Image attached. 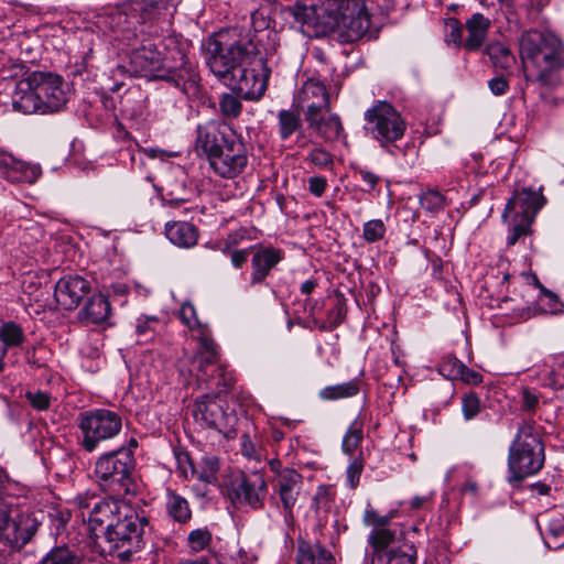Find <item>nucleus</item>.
Wrapping results in <instances>:
<instances>
[{"instance_id":"obj_32","label":"nucleus","mask_w":564,"mask_h":564,"mask_svg":"<svg viewBox=\"0 0 564 564\" xmlns=\"http://www.w3.org/2000/svg\"><path fill=\"white\" fill-rule=\"evenodd\" d=\"M220 468V460L215 455H204L197 467L192 466L193 475H197L199 480L207 484L217 481V474Z\"/></svg>"},{"instance_id":"obj_6","label":"nucleus","mask_w":564,"mask_h":564,"mask_svg":"<svg viewBox=\"0 0 564 564\" xmlns=\"http://www.w3.org/2000/svg\"><path fill=\"white\" fill-rule=\"evenodd\" d=\"M398 508H392L387 512L376 509L368 505L362 520L371 531L367 538L370 551L366 552V561L369 564H415V553H408L391 547L402 536L403 531L397 525H390L393 518L397 517Z\"/></svg>"},{"instance_id":"obj_47","label":"nucleus","mask_w":564,"mask_h":564,"mask_svg":"<svg viewBox=\"0 0 564 564\" xmlns=\"http://www.w3.org/2000/svg\"><path fill=\"white\" fill-rule=\"evenodd\" d=\"M25 399L37 411H46L51 405V395L41 390L26 391Z\"/></svg>"},{"instance_id":"obj_60","label":"nucleus","mask_w":564,"mask_h":564,"mask_svg":"<svg viewBox=\"0 0 564 564\" xmlns=\"http://www.w3.org/2000/svg\"><path fill=\"white\" fill-rule=\"evenodd\" d=\"M489 89L496 96L505 95L509 89L508 80L502 76L491 78L488 83Z\"/></svg>"},{"instance_id":"obj_2","label":"nucleus","mask_w":564,"mask_h":564,"mask_svg":"<svg viewBox=\"0 0 564 564\" xmlns=\"http://www.w3.org/2000/svg\"><path fill=\"white\" fill-rule=\"evenodd\" d=\"M389 9V0H299L289 7L294 19L312 35L338 32L344 42L360 40L371 28L377 10Z\"/></svg>"},{"instance_id":"obj_51","label":"nucleus","mask_w":564,"mask_h":564,"mask_svg":"<svg viewBox=\"0 0 564 564\" xmlns=\"http://www.w3.org/2000/svg\"><path fill=\"white\" fill-rule=\"evenodd\" d=\"M346 313L347 310L345 304L341 301H337V303L328 311L327 314L328 328L334 329L338 327L343 323Z\"/></svg>"},{"instance_id":"obj_22","label":"nucleus","mask_w":564,"mask_h":564,"mask_svg":"<svg viewBox=\"0 0 564 564\" xmlns=\"http://www.w3.org/2000/svg\"><path fill=\"white\" fill-rule=\"evenodd\" d=\"M305 120L308 127L325 141H336L344 132L339 117L330 113L329 110L305 113Z\"/></svg>"},{"instance_id":"obj_33","label":"nucleus","mask_w":564,"mask_h":564,"mask_svg":"<svg viewBox=\"0 0 564 564\" xmlns=\"http://www.w3.org/2000/svg\"><path fill=\"white\" fill-rule=\"evenodd\" d=\"M359 392V384L350 380L340 384L327 386L319 391V398L327 401L351 398Z\"/></svg>"},{"instance_id":"obj_19","label":"nucleus","mask_w":564,"mask_h":564,"mask_svg":"<svg viewBox=\"0 0 564 564\" xmlns=\"http://www.w3.org/2000/svg\"><path fill=\"white\" fill-rule=\"evenodd\" d=\"M11 104L15 111L24 115L41 113V104L39 95L33 83V72L22 82L15 84V90L10 94Z\"/></svg>"},{"instance_id":"obj_61","label":"nucleus","mask_w":564,"mask_h":564,"mask_svg":"<svg viewBox=\"0 0 564 564\" xmlns=\"http://www.w3.org/2000/svg\"><path fill=\"white\" fill-rule=\"evenodd\" d=\"M243 239V234L240 231L231 232L227 238L219 243V250L221 252H229L234 247L237 246Z\"/></svg>"},{"instance_id":"obj_35","label":"nucleus","mask_w":564,"mask_h":564,"mask_svg":"<svg viewBox=\"0 0 564 564\" xmlns=\"http://www.w3.org/2000/svg\"><path fill=\"white\" fill-rule=\"evenodd\" d=\"M166 510L169 516L180 523H186L192 518L188 502L183 496H169Z\"/></svg>"},{"instance_id":"obj_30","label":"nucleus","mask_w":564,"mask_h":564,"mask_svg":"<svg viewBox=\"0 0 564 564\" xmlns=\"http://www.w3.org/2000/svg\"><path fill=\"white\" fill-rule=\"evenodd\" d=\"M485 52L496 68L507 70L516 64V57L509 46L499 41L489 43Z\"/></svg>"},{"instance_id":"obj_57","label":"nucleus","mask_w":564,"mask_h":564,"mask_svg":"<svg viewBox=\"0 0 564 564\" xmlns=\"http://www.w3.org/2000/svg\"><path fill=\"white\" fill-rule=\"evenodd\" d=\"M554 389L564 388V362H558L551 371L546 382Z\"/></svg>"},{"instance_id":"obj_38","label":"nucleus","mask_w":564,"mask_h":564,"mask_svg":"<svg viewBox=\"0 0 564 564\" xmlns=\"http://www.w3.org/2000/svg\"><path fill=\"white\" fill-rule=\"evenodd\" d=\"M362 440V422L357 417L350 424L343 438V451L346 454H352Z\"/></svg>"},{"instance_id":"obj_5","label":"nucleus","mask_w":564,"mask_h":564,"mask_svg":"<svg viewBox=\"0 0 564 564\" xmlns=\"http://www.w3.org/2000/svg\"><path fill=\"white\" fill-rule=\"evenodd\" d=\"M522 63H531L536 75L525 74L527 80L536 82L541 86L554 87L558 83L556 72L564 67V46L562 41L552 33L529 30L522 33L519 42Z\"/></svg>"},{"instance_id":"obj_12","label":"nucleus","mask_w":564,"mask_h":564,"mask_svg":"<svg viewBox=\"0 0 564 564\" xmlns=\"http://www.w3.org/2000/svg\"><path fill=\"white\" fill-rule=\"evenodd\" d=\"M11 506L0 496V541L12 549H21L36 533L43 522L41 510L25 509L11 518Z\"/></svg>"},{"instance_id":"obj_26","label":"nucleus","mask_w":564,"mask_h":564,"mask_svg":"<svg viewBox=\"0 0 564 564\" xmlns=\"http://www.w3.org/2000/svg\"><path fill=\"white\" fill-rule=\"evenodd\" d=\"M165 235L175 246L191 248L197 243V228L187 221H173L165 225Z\"/></svg>"},{"instance_id":"obj_41","label":"nucleus","mask_w":564,"mask_h":564,"mask_svg":"<svg viewBox=\"0 0 564 564\" xmlns=\"http://www.w3.org/2000/svg\"><path fill=\"white\" fill-rule=\"evenodd\" d=\"M420 204L426 210L436 213L445 206V198L436 191H427L421 195Z\"/></svg>"},{"instance_id":"obj_53","label":"nucleus","mask_w":564,"mask_h":564,"mask_svg":"<svg viewBox=\"0 0 564 564\" xmlns=\"http://www.w3.org/2000/svg\"><path fill=\"white\" fill-rule=\"evenodd\" d=\"M355 172L359 175L361 181L366 184V187L364 188L365 192L370 193L375 191L380 182V176L375 174L373 172L365 169V167H357Z\"/></svg>"},{"instance_id":"obj_49","label":"nucleus","mask_w":564,"mask_h":564,"mask_svg":"<svg viewBox=\"0 0 564 564\" xmlns=\"http://www.w3.org/2000/svg\"><path fill=\"white\" fill-rule=\"evenodd\" d=\"M187 540L189 547L195 552H199L208 545L210 533L207 530L196 529L188 534Z\"/></svg>"},{"instance_id":"obj_56","label":"nucleus","mask_w":564,"mask_h":564,"mask_svg":"<svg viewBox=\"0 0 564 564\" xmlns=\"http://www.w3.org/2000/svg\"><path fill=\"white\" fill-rule=\"evenodd\" d=\"M252 249L253 247L246 249H231L229 252L226 253L230 256L231 265L236 269H240L247 263L250 251Z\"/></svg>"},{"instance_id":"obj_34","label":"nucleus","mask_w":564,"mask_h":564,"mask_svg":"<svg viewBox=\"0 0 564 564\" xmlns=\"http://www.w3.org/2000/svg\"><path fill=\"white\" fill-rule=\"evenodd\" d=\"M227 509L230 514L235 512H248L251 509L262 507V496H226Z\"/></svg>"},{"instance_id":"obj_17","label":"nucleus","mask_w":564,"mask_h":564,"mask_svg":"<svg viewBox=\"0 0 564 564\" xmlns=\"http://www.w3.org/2000/svg\"><path fill=\"white\" fill-rule=\"evenodd\" d=\"M544 202L545 199L540 192L529 188L516 191L506 205L502 218L506 219L508 215L514 214L516 219L532 224Z\"/></svg>"},{"instance_id":"obj_10","label":"nucleus","mask_w":564,"mask_h":564,"mask_svg":"<svg viewBox=\"0 0 564 564\" xmlns=\"http://www.w3.org/2000/svg\"><path fill=\"white\" fill-rule=\"evenodd\" d=\"M365 130L383 149L401 140L406 130V121L390 102L377 100L365 111Z\"/></svg>"},{"instance_id":"obj_1","label":"nucleus","mask_w":564,"mask_h":564,"mask_svg":"<svg viewBox=\"0 0 564 564\" xmlns=\"http://www.w3.org/2000/svg\"><path fill=\"white\" fill-rule=\"evenodd\" d=\"M106 31L110 33L111 43L124 54L121 63L110 70L115 80L110 90L118 91L126 77L151 76L186 95L197 94L200 77L195 63L188 57L191 44L183 36L165 37L162 41L165 53L162 54L155 44L140 39L134 28Z\"/></svg>"},{"instance_id":"obj_64","label":"nucleus","mask_w":564,"mask_h":564,"mask_svg":"<svg viewBox=\"0 0 564 564\" xmlns=\"http://www.w3.org/2000/svg\"><path fill=\"white\" fill-rule=\"evenodd\" d=\"M241 454L248 458H257V446L248 434L241 436Z\"/></svg>"},{"instance_id":"obj_52","label":"nucleus","mask_w":564,"mask_h":564,"mask_svg":"<svg viewBox=\"0 0 564 564\" xmlns=\"http://www.w3.org/2000/svg\"><path fill=\"white\" fill-rule=\"evenodd\" d=\"M522 402L521 409L524 412L533 413L540 404V393L532 389H524L521 393Z\"/></svg>"},{"instance_id":"obj_50","label":"nucleus","mask_w":564,"mask_h":564,"mask_svg":"<svg viewBox=\"0 0 564 564\" xmlns=\"http://www.w3.org/2000/svg\"><path fill=\"white\" fill-rule=\"evenodd\" d=\"M531 225H532L531 223L514 218L511 232L507 237V245L513 246L517 243L519 238L528 236L530 234Z\"/></svg>"},{"instance_id":"obj_42","label":"nucleus","mask_w":564,"mask_h":564,"mask_svg":"<svg viewBox=\"0 0 564 564\" xmlns=\"http://www.w3.org/2000/svg\"><path fill=\"white\" fill-rule=\"evenodd\" d=\"M156 322L158 318L155 316H141L137 319L135 333L140 338V343H145L153 338L154 328L152 324Z\"/></svg>"},{"instance_id":"obj_21","label":"nucleus","mask_w":564,"mask_h":564,"mask_svg":"<svg viewBox=\"0 0 564 564\" xmlns=\"http://www.w3.org/2000/svg\"><path fill=\"white\" fill-rule=\"evenodd\" d=\"M132 507L119 498V496H107L97 502L90 511L89 521L99 525L117 521L123 514H129Z\"/></svg>"},{"instance_id":"obj_46","label":"nucleus","mask_w":564,"mask_h":564,"mask_svg":"<svg viewBox=\"0 0 564 564\" xmlns=\"http://www.w3.org/2000/svg\"><path fill=\"white\" fill-rule=\"evenodd\" d=\"M445 40L447 43H453L456 46H464L463 24L457 19L449 18L446 21Z\"/></svg>"},{"instance_id":"obj_45","label":"nucleus","mask_w":564,"mask_h":564,"mask_svg":"<svg viewBox=\"0 0 564 564\" xmlns=\"http://www.w3.org/2000/svg\"><path fill=\"white\" fill-rule=\"evenodd\" d=\"M310 161L315 167L326 170L333 166V155L323 148H314L307 155Z\"/></svg>"},{"instance_id":"obj_4","label":"nucleus","mask_w":564,"mask_h":564,"mask_svg":"<svg viewBox=\"0 0 564 564\" xmlns=\"http://www.w3.org/2000/svg\"><path fill=\"white\" fill-rule=\"evenodd\" d=\"M196 148L207 156L212 170L220 177L235 178L247 167V148L225 121L214 120L198 126Z\"/></svg>"},{"instance_id":"obj_13","label":"nucleus","mask_w":564,"mask_h":564,"mask_svg":"<svg viewBox=\"0 0 564 564\" xmlns=\"http://www.w3.org/2000/svg\"><path fill=\"white\" fill-rule=\"evenodd\" d=\"M191 414L200 429L215 430L226 438L236 436L238 417L217 395L197 398L191 405Z\"/></svg>"},{"instance_id":"obj_7","label":"nucleus","mask_w":564,"mask_h":564,"mask_svg":"<svg viewBox=\"0 0 564 564\" xmlns=\"http://www.w3.org/2000/svg\"><path fill=\"white\" fill-rule=\"evenodd\" d=\"M544 445L534 422L522 421L508 453V482L513 489L524 478L536 474L544 465Z\"/></svg>"},{"instance_id":"obj_55","label":"nucleus","mask_w":564,"mask_h":564,"mask_svg":"<svg viewBox=\"0 0 564 564\" xmlns=\"http://www.w3.org/2000/svg\"><path fill=\"white\" fill-rule=\"evenodd\" d=\"M297 564H315V549L307 543H301L296 552Z\"/></svg>"},{"instance_id":"obj_27","label":"nucleus","mask_w":564,"mask_h":564,"mask_svg":"<svg viewBox=\"0 0 564 564\" xmlns=\"http://www.w3.org/2000/svg\"><path fill=\"white\" fill-rule=\"evenodd\" d=\"M111 308L106 296L95 294L89 297L86 306L80 312L82 319L90 324H101L106 322L110 315Z\"/></svg>"},{"instance_id":"obj_40","label":"nucleus","mask_w":564,"mask_h":564,"mask_svg":"<svg viewBox=\"0 0 564 564\" xmlns=\"http://www.w3.org/2000/svg\"><path fill=\"white\" fill-rule=\"evenodd\" d=\"M386 230V225L381 219H372L364 225L362 237L368 242H375L384 237Z\"/></svg>"},{"instance_id":"obj_16","label":"nucleus","mask_w":564,"mask_h":564,"mask_svg":"<svg viewBox=\"0 0 564 564\" xmlns=\"http://www.w3.org/2000/svg\"><path fill=\"white\" fill-rule=\"evenodd\" d=\"M42 174L39 164L14 158L0 148V177L12 184H34Z\"/></svg>"},{"instance_id":"obj_20","label":"nucleus","mask_w":564,"mask_h":564,"mask_svg":"<svg viewBox=\"0 0 564 564\" xmlns=\"http://www.w3.org/2000/svg\"><path fill=\"white\" fill-rule=\"evenodd\" d=\"M282 260L283 251L273 247H264L254 251L251 258L250 285L261 284Z\"/></svg>"},{"instance_id":"obj_24","label":"nucleus","mask_w":564,"mask_h":564,"mask_svg":"<svg viewBox=\"0 0 564 564\" xmlns=\"http://www.w3.org/2000/svg\"><path fill=\"white\" fill-rule=\"evenodd\" d=\"M227 485L230 487L231 494H258L265 488L262 474L259 471L246 474L240 469L229 474Z\"/></svg>"},{"instance_id":"obj_37","label":"nucleus","mask_w":564,"mask_h":564,"mask_svg":"<svg viewBox=\"0 0 564 564\" xmlns=\"http://www.w3.org/2000/svg\"><path fill=\"white\" fill-rule=\"evenodd\" d=\"M23 338V330L18 324L8 322L0 326V343L4 345V352L8 347L19 346Z\"/></svg>"},{"instance_id":"obj_39","label":"nucleus","mask_w":564,"mask_h":564,"mask_svg":"<svg viewBox=\"0 0 564 564\" xmlns=\"http://www.w3.org/2000/svg\"><path fill=\"white\" fill-rule=\"evenodd\" d=\"M438 371L443 377L456 380L464 371V364L454 356H445L438 365Z\"/></svg>"},{"instance_id":"obj_8","label":"nucleus","mask_w":564,"mask_h":564,"mask_svg":"<svg viewBox=\"0 0 564 564\" xmlns=\"http://www.w3.org/2000/svg\"><path fill=\"white\" fill-rule=\"evenodd\" d=\"M135 459L129 449L117 448L104 453L95 464V475L102 491L137 494L139 488L132 479Z\"/></svg>"},{"instance_id":"obj_36","label":"nucleus","mask_w":564,"mask_h":564,"mask_svg":"<svg viewBox=\"0 0 564 564\" xmlns=\"http://www.w3.org/2000/svg\"><path fill=\"white\" fill-rule=\"evenodd\" d=\"M36 564H82V560L68 547L58 546L47 552Z\"/></svg>"},{"instance_id":"obj_54","label":"nucleus","mask_w":564,"mask_h":564,"mask_svg":"<svg viewBox=\"0 0 564 564\" xmlns=\"http://www.w3.org/2000/svg\"><path fill=\"white\" fill-rule=\"evenodd\" d=\"M180 318L189 328L198 326L199 322L196 316V310L193 304L186 302L182 305L180 311Z\"/></svg>"},{"instance_id":"obj_28","label":"nucleus","mask_w":564,"mask_h":564,"mask_svg":"<svg viewBox=\"0 0 564 564\" xmlns=\"http://www.w3.org/2000/svg\"><path fill=\"white\" fill-rule=\"evenodd\" d=\"M80 41L83 43V50L79 52L80 62L76 61L67 68V75L72 77L73 84H76L77 78L84 79V75L88 72V62L94 54L95 36L91 33H85Z\"/></svg>"},{"instance_id":"obj_58","label":"nucleus","mask_w":564,"mask_h":564,"mask_svg":"<svg viewBox=\"0 0 564 564\" xmlns=\"http://www.w3.org/2000/svg\"><path fill=\"white\" fill-rule=\"evenodd\" d=\"M362 470V464L359 460H354L347 467V482L350 489H355L359 484L360 475Z\"/></svg>"},{"instance_id":"obj_11","label":"nucleus","mask_w":564,"mask_h":564,"mask_svg":"<svg viewBox=\"0 0 564 564\" xmlns=\"http://www.w3.org/2000/svg\"><path fill=\"white\" fill-rule=\"evenodd\" d=\"M77 426L82 433L80 446L91 453L102 443L119 435L122 430V417L108 409H95L82 412L77 419Z\"/></svg>"},{"instance_id":"obj_18","label":"nucleus","mask_w":564,"mask_h":564,"mask_svg":"<svg viewBox=\"0 0 564 564\" xmlns=\"http://www.w3.org/2000/svg\"><path fill=\"white\" fill-rule=\"evenodd\" d=\"M90 292V282L79 275L61 278L54 291L56 302L65 310L76 308Z\"/></svg>"},{"instance_id":"obj_59","label":"nucleus","mask_w":564,"mask_h":564,"mask_svg":"<svg viewBox=\"0 0 564 564\" xmlns=\"http://www.w3.org/2000/svg\"><path fill=\"white\" fill-rule=\"evenodd\" d=\"M308 191L315 197H321L327 187V180L324 176H311L307 180Z\"/></svg>"},{"instance_id":"obj_63","label":"nucleus","mask_w":564,"mask_h":564,"mask_svg":"<svg viewBox=\"0 0 564 564\" xmlns=\"http://www.w3.org/2000/svg\"><path fill=\"white\" fill-rule=\"evenodd\" d=\"M317 564H334V556L321 543L314 545Z\"/></svg>"},{"instance_id":"obj_15","label":"nucleus","mask_w":564,"mask_h":564,"mask_svg":"<svg viewBox=\"0 0 564 564\" xmlns=\"http://www.w3.org/2000/svg\"><path fill=\"white\" fill-rule=\"evenodd\" d=\"M41 113L56 112L61 110L68 100V94L61 76L52 73L33 72Z\"/></svg>"},{"instance_id":"obj_29","label":"nucleus","mask_w":564,"mask_h":564,"mask_svg":"<svg viewBox=\"0 0 564 564\" xmlns=\"http://www.w3.org/2000/svg\"><path fill=\"white\" fill-rule=\"evenodd\" d=\"M31 73L21 63L3 66L0 70V94L7 93L9 95L12 90H15V84L22 82V78L28 77Z\"/></svg>"},{"instance_id":"obj_9","label":"nucleus","mask_w":564,"mask_h":564,"mask_svg":"<svg viewBox=\"0 0 564 564\" xmlns=\"http://www.w3.org/2000/svg\"><path fill=\"white\" fill-rule=\"evenodd\" d=\"M143 519L132 510L129 514L110 521L105 532L104 551L121 562H127L143 545Z\"/></svg>"},{"instance_id":"obj_48","label":"nucleus","mask_w":564,"mask_h":564,"mask_svg":"<svg viewBox=\"0 0 564 564\" xmlns=\"http://www.w3.org/2000/svg\"><path fill=\"white\" fill-rule=\"evenodd\" d=\"M462 411L466 421L476 417L480 411V400L475 393L465 394L462 399Z\"/></svg>"},{"instance_id":"obj_14","label":"nucleus","mask_w":564,"mask_h":564,"mask_svg":"<svg viewBox=\"0 0 564 564\" xmlns=\"http://www.w3.org/2000/svg\"><path fill=\"white\" fill-rule=\"evenodd\" d=\"M199 350L194 357V364L197 367V377L204 382L217 377L216 387L218 393L226 392L232 387L234 377L227 372L224 365H219V354L213 338L206 334L199 337Z\"/></svg>"},{"instance_id":"obj_25","label":"nucleus","mask_w":564,"mask_h":564,"mask_svg":"<svg viewBox=\"0 0 564 564\" xmlns=\"http://www.w3.org/2000/svg\"><path fill=\"white\" fill-rule=\"evenodd\" d=\"M465 26L468 36L464 42V47L469 52L478 51L487 39L491 21L484 14L476 12L467 19Z\"/></svg>"},{"instance_id":"obj_23","label":"nucleus","mask_w":564,"mask_h":564,"mask_svg":"<svg viewBox=\"0 0 564 564\" xmlns=\"http://www.w3.org/2000/svg\"><path fill=\"white\" fill-rule=\"evenodd\" d=\"M301 99L307 104L305 113L330 110L329 95L326 87L317 80L308 79L304 83Z\"/></svg>"},{"instance_id":"obj_62","label":"nucleus","mask_w":564,"mask_h":564,"mask_svg":"<svg viewBox=\"0 0 564 564\" xmlns=\"http://www.w3.org/2000/svg\"><path fill=\"white\" fill-rule=\"evenodd\" d=\"M547 532L552 536H562L564 534V517L557 516L550 519L547 524Z\"/></svg>"},{"instance_id":"obj_43","label":"nucleus","mask_w":564,"mask_h":564,"mask_svg":"<svg viewBox=\"0 0 564 564\" xmlns=\"http://www.w3.org/2000/svg\"><path fill=\"white\" fill-rule=\"evenodd\" d=\"M301 480V475L294 469L283 470L276 480L280 488V494H288L295 489V486Z\"/></svg>"},{"instance_id":"obj_44","label":"nucleus","mask_w":564,"mask_h":564,"mask_svg":"<svg viewBox=\"0 0 564 564\" xmlns=\"http://www.w3.org/2000/svg\"><path fill=\"white\" fill-rule=\"evenodd\" d=\"M219 107L221 113L229 118H236L241 112V102L239 98L231 94L223 95L219 101Z\"/></svg>"},{"instance_id":"obj_31","label":"nucleus","mask_w":564,"mask_h":564,"mask_svg":"<svg viewBox=\"0 0 564 564\" xmlns=\"http://www.w3.org/2000/svg\"><path fill=\"white\" fill-rule=\"evenodd\" d=\"M278 127L281 140H288L292 134L302 130L300 113L286 109L280 110L278 112Z\"/></svg>"},{"instance_id":"obj_3","label":"nucleus","mask_w":564,"mask_h":564,"mask_svg":"<svg viewBox=\"0 0 564 564\" xmlns=\"http://www.w3.org/2000/svg\"><path fill=\"white\" fill-rule=\"evenodd\" d=\"M210 72L247 100H258L267 89L271 69L252 41L223 43L210 36L203 45Z\"/></svg>"}]
</instances>
